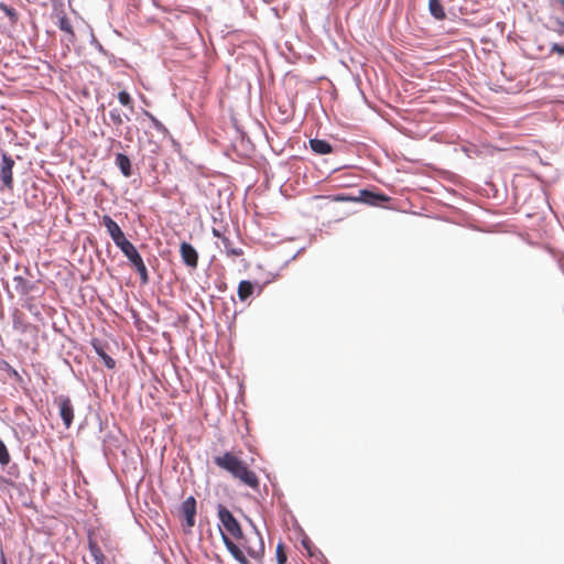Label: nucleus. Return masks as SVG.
<instances>
[{"mask_svg": "<svg viewBox=\"0 0 564 564\" xmlns=\"http://www.w3.org/2000/svg\"><path fill=\"white\" fill-rule=\"evenodd\" d=\"M217 516L223 542L231 556L240 564H250L247 555L259 560L264 554L261 534L254 530L243 534L241 527L232 513L223 505H218Z\"/></svg>", "mask_w": 564, "mask_h": 564, "instance_id": "nucleus-1", "label": "nucleus"}, {"mask_svg": "<svg viewBox=\"0 0 564 564\" xmlns=\"http://www.w3.org/2000/svg\"><path fill=\"white\" fill-rule=\"evenodd\" d=\"M214 463L221 469L228 471L234 478L240 480L250 488H258L259 480L257 475L250 470L247 464L230 452L221 456H216Z\"/></svg>", "mask_w": 564, "mask_h": 564, "instance_id": "nucleus-2", "label": "nucleus"}, {"mask_svg": "<svg viewBox=\"0 0 564 564\" xmlns=\"http://www.w3.org/2000/svg\"><path fill=\"white\" fill-rule=\"evenodd\" d=\"M14 160L9 156L7 153L2 154V163H1V178L3 185L11 189L13 186V170Z\"/></svg>", "mask_w": 564, "mask_h": 564, "instance_id": "nucleus-3", "label": "nucleus"}, {"mask_svg": "<svg viewBox=\"0 0 564 564\" xmlns=\"http://www.w3.org/2000/svg\"><path fill=\"white\" fill-rule=\"evenodd\" d=\"M59 415L68 429L74 419V409L70 399L67 397H59L58 399Z\"/></svg>", "mask_w": 564, "mask_h": 564, "instance_id": "nucleus-4", "label": "nucleus"}, {"mask_svg": "<svg viewBox=\"0 0 564 564\" xmlns=\"http://www.w3.org/2000/svg\"><path fill=\"white\" fill-rule=\"evenodd\" d=\"M181 511L185 518L186 525L193 528L195 524L196 500L193 496L186 498L181 507Z\"/></svg>", "mask_w": 564, "mask_h": 564, "instance_id": "nucleus-5", "label": "nucleus"}, {"mask_svg": "<svg viewBox=\"0 0 564 564\" xmlns=\"http://www.w3.org/2000/svg\"><path fill=\"white\" fill-rule=\"evenodd\" d=\"M180 252L182 260L186 265L193 269L197 267L198 253L192 245L187 242H182L180 247Z\"/></svg>", "mask_w": 564, "mask_h": 564, "instance_id": "nucleus-6", "label": "nucleus"}, {"mask_svg": "<svg viewBox=\"0 0 564 564\" xmlns=\"http://www.w3.org/2000/svg\"><path fill=\"white\" fill-rule=\"evenodd\" d=\"M102 225L106 227L112 240L123 234L119 225L108 215L102 216Z\"/></svg>", "mask_w": 564, "mask_h": 564, "instance_id": "nucleus-7", "label": "nucleus"}, {"mask_svg": "<svg viewBox=\"0 0 564 564\" xmlns=\"http://www.w3.org/2000/svg\"><path fill=\"white\" fill-rule=\"evenodd\" d=\"M116 164L126 177L131 175V162L127 155L118 153L116 156Z\"/></svg>", "mask_w": 564, "mask_h": 564, "instance_id": "nucleus-8", "label": "nucleus"}, {"mask_svg": "<svg viewBox=\"0 0 564 564\" xmlns=\"http://www.w3.org/2000/svg\"><path fill=\"white\" fill-rule=\"evenodd\" d=\"M429 9L431 14L436 20H444L446 18L444 8L441 4L440 0H429Z\"/></svg>", "mask_w": 564, "mask_h": 564, "instance_id": "nucleus-9", "label": "nucleus"}, {"mask_svg": "<svg viewBox=\"0 0 564 564\" xmlns=\"http://www.w3.org/2000/svg\"><path fill=\"white\" fill-rule=\"evenodd\" d=\"M253 293V284L243 280L238 285V296L241 301H246Z\"/></svg>", "mask_w": 564, "mask_h": 564, "instance_id": "nucleus-10", "label": "nucleus"}, {"mask_svg": "<svg viewBox=\"0 0 564 564\" xmlns=\"http://www.w3.org/2000/svg\"><path fill=\"white\" fill-rule=\"evenodd\" d=\"M93 346L95 348V351L98 354V356L102 359L105 366L109 369H112L115 368L116 366V361L110 357L108 356L104 348L101 347L100 344H97V343H93Z\"/></svg>", "mask_w": 564, "mask_h": 564, "instance_id": "nucleus-11", "label": "nucleus"}, {"mask_svg": "<svg viewBox=\"0 0 564 564\" xmlns=\"http://www.w3.org/2000/svg\"><path fill=\"white\" fill-rule=\"evenodd\" d=\"M58 28L64 31L65 33L68 34V41L73 42L74 40V32H73V28H72V24L69 22V20L63 15V17H59L58 19Z\"/></svg>", "mask_w": 564, "mask_h": 564, "instance_id": "nucleus-12", "label": "nucleus"}, {"mask_svg": "<svg viewBox=\"0 0 564 564\" xmlns=\"http://www.w3.org/2000/svg\"><path fill=\"white\" fill-rule=\"evenodd\" d=\"M115 245L126 254L132 247H134L122 234L121 236L113 239Z\"/></svg>", "mask_w": 564, "mask_h": 564, "instance_id": "nucleus-13", "label": "nucleus"}, {"mask_svg": "<svg viewBox=\"0 0 564 564\" xmlns=\"http://www.w3.org/2000/svg\"><path fill=\"white\" fill-rule=\"evenodd\" d=\"M115 245L126 254L132 247H134L122 234L121 236L113 239Z\"/></svg>", "mask_w": 564, "mask_h": 564, "instance_id": "nucleus-14", "label": "nucleus"}, {"mask_svg": "<svg viewBox=\"0 0 564 564\" xmlns=\"http://www.w3.org/2000/svg\"><path fill=\"white\" fill-rule=\"evenodd\" d=\"M90 554L94 557L96 564H105V556L100 550V547L93 542H89Z\"/></svg>", "mask_w": 564, "mask_h": 564, "instance_id": "nucleus-15", "label": "nucleus"}, {"mask_svg": "<svg viewBox=\"0 0 564 564\" xmlns=\"http://www.w3.org/2000/svg\"><path fill=\"white\" fill-rule=\"evenodd\" d=\"M221 242L227 254L234 257H239L242 254V250L240 248H234L230 240L227 237H221Z\"/></svg>", "mask_w": 564, "mask_h": 564, "instance_id": "nucleus-16", "label": "nucleus"}, {"mask_svg": "<svg viewBox=\"0 0 564 564\" xmlns=\"http://www.w3.org/2000/svg\"><path fill=\"white\" fill-rule=\"evenodd\" d=\"M302 547H303V550H301L302 554L310 557L311 564H315L314 558H313L314 557V550H313L314 546L307 538H304L302 540Z\"/></svg>", "mask_w": 564, "mask_h": 564, "instance_id": "nucleus-17", "label": "nucleus"}, {"mask_svg": "<svg viewBox=\"0 0 564 564\" xmlns=\"http://www.w3.org/2000/svg\"><path fill=\"white\" fill-rule=\"evenodd\" d=\"M133 267L135 268L137 272L139 273L141 282L143 284H147L149 282V275H148V270H147V267H145L143 260L141 259L140 261H138L137 263L133 264Z\"/></svg>", "mask_w": 564, "mask_h": 564, "instance_id": "nucleus-18", "label": "nucleus"}, {"mask_svg": "<svg viewBox=\"0 0 564 564\" xmlns=\"http://www.w3.org/2000/svg\"><path fill=\"white\" fill-rule=\"evenodd\" d=\"M10 462V455L6 444L0 440V464L7 465Z\"/></svg>", "mask_w": 564, "mask_h": 564, "instance_id": "nucleus-19", "label": "nucleus"}, {"mask_svg": "<svg viewBox=\"0 0 564 564\" xmlns=\"http://www.w3.org/2000/svg\"><path fill=\"white\" fill-rule=\"evenodd\" d=\"M124 256L132 265L142 259L135 247H132Z\"/></svg>", "mask_w": 564, "mask_h": 564, "instance_id": "nucleus-20", "label": "nucleus"}, {"mask_svg": "<svg viewBox=\"0 0 564 564\" xmlns=\"http://www.w3.org/2000/svg\"><path fill=\"white\" fill-rule=\"evenodd\" d=\"M109 116H110L111 121L116 126H121L123 123V117H122V115L120 113V111L118 109H112L109 112Z\"/></svg>", "mask_w": 564, "mask_h": 564, "instance_id": "nucleus-21", "label": "nucleus"}, {"mask_svg": "<svg viewBox=\"0 0 564 564\" xmlns=\"http://www.w3.org/2000/svg\"><path fill=\"white\" fill-rule=\"evenodd\" d=\"M118 100L122 106L126 107L131 106L132 102L131 96L124 90L118 94Z\"/></svg>", "mask_w": 564, "mask_h": 564, "instance_id": "nucleus-22", "label": "nucleus"}, {"mask_svg": "<svg viewBox=\"0 0 564 564\" xmlns=\"http://www.w3.org/2000/svg\"><path fill=\"white\" fill-rule=\"evenodd\" d=\"M276 561H278V564H285V562H286V554L284 552L282 544H279L276 546Z\"/></svg>", "mask_w": 564, "mask_h": 564, "instance_id": "nucleus-23", "label": "nucleus"}, {"mask_svg": "<svg viewBox=\"0 0 564 564\" xmlns=\"http://www.w3.org/2000/svg\"><path fill=\"white\" fill-rule=\"evenodd\" d=\"M550 52L552 54H557L558 56L564 57V46L558 43H553L550 47Z\"/></svg>", "mask_w": 564, "mask_h": 564, "instance_id": "nucleus-24", "label": "nucleus"}, {"mask_svg": "<svg viewBox=\"0 0 564 564\" xmlns=\"http://www.w3.org/2000/svg\"><path fill=\"white\" fill-rule=\"evenodd\" d=\"M332 151L333 148L328 142L319 140V154H327L330 153Z\"/></svg>", "mask_w": 564, "mask_h": 564, "instance_id": "nucleus-25", "label": "nucleus"}, {"mask_svg": "<svg viewBox=\"0 0 564 564\" xmlns=\"http://www.w3.org/2000/svg\"><path fill=\"white\" fill-rule=\"evenodd\" d=\"M319 198H323L324 200H327V203H330L332 200H346L348 199L347 197H344L341 195H336V196H319Z\"/></svg>", "mask_w": 564, "mask_h": 564, "instance_id": "nucleus-26", "label": "nucleus"}, {"mask_svg": "<svg viewBox=\"0 0 564 564\" xmlns=\"http://www.w3.org/2000/svg\"><path fill=\"white\" fill-rule=\"evenodd\" d=\"M557 29L555 30L560 36H564V21H557Z\"/></svg>", "mask_w": 564, "mask_h": 564, "instance_id": "nucleus-27", "label": "nucleus"}, {"mask_svg": "<svg viewBox=\"0 0 564 564\" xmlns=\"http://www.w3.org/2000/svg\"><path fill=\"white\" fill-rule=\"evenodd\" d=\"M311 149L317 153V138H313L310 140Z\"/></svg>", "mask_w": 564, "mask_h": 564, "instance_id": "nucleus-28", "label": "nucleus"}, {"mask_svg": "<svg viewBox=\"0 0 564 564\" xmlns=\"http://www.w3.org/2000/svg\"><path fill=\"white\" fill-rule=\"evenodd\" d=\"M213 235H214L215 237L220 238V239H221V237H224V236L219 232V230H218V229H216V228H213Z\"/></svg>", "mask_w": 564, "mask_h": 564, "instance_id": "nucleus-29", "label": "nucleus"}, {"mask_svg": "<svg viewBox=\"0 0 564 564\" xmlns=\"http://www.w3.org/2000/svg\"><path fill=\"white\" fill-rule=\"evenodd\" d=\"M377 199L381 200V202H384V200H388V197L383 196V195H376L375 196Z\"/></svg>", "mask_w": 564, "mask_h": 564, "instance_id": "nucleus-30", "label": "nucleus"}, {"mask_svg": "<svg viewBox=\"0 0 564 564\" xmlns=\"http://www.w3.org/2000/svg\"><path fill=\"white\" fill-rule=\"evenodd\" d=\"M339 169H340V166L332 167V169L328 170V174H330L332 172L337 171Z\"/></svg>", "mask_w": 564, "mask_h": 564, "instance_id": "nucleus-31", "label": "nucleus"}, {"mask_svg": "<svg viewBox=\"0 0 564 564\" xmlns=\"http://www.w3.org/2000/svg\"><path fill=\"white\" fill-rule=\"evenodd\" d=\"M557 2L564 8V0H557Z\"/></svg>", "mask_w": 564, "mask_h": 564, "instance_id": "nucleus-32", "label": "nucleus"}]
</instances>
